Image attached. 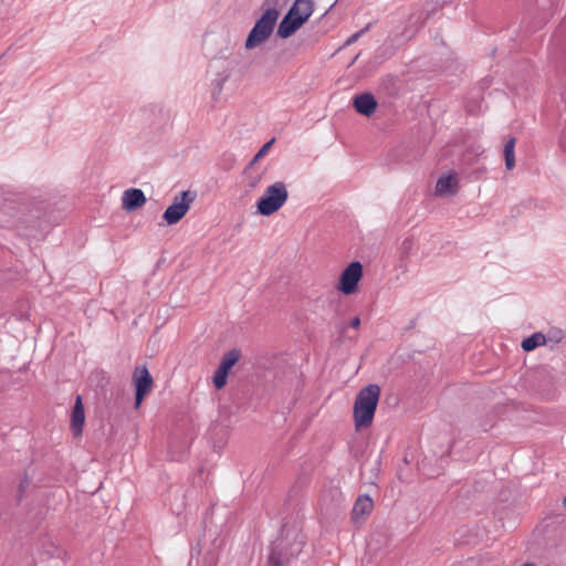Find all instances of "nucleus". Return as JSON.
Here are the masks:
<instances>
[{
  "instance_id": "7",
  "label": "nucleus",
  "mask_w": 566,
  "mask_h": 566,
  "mask_svg": "<svg viewBox=\"0 0 566 566\" xmlns=\"http://www.w3.org/2000/svg\"><path fill=\"white\" fill-rule=\"evenodd\" d=\"M240 358L241 350L238 348H232L224 353L212 379L217 389H221L227 385L229 371L240 360Z\"/></svg>"
},
{
  "instance_id": "23",
  "label": "nucleus",
  "mask_w": 566,
  "mask_h": 566,
  "mask_svg": "<svg viewBox=\"0 0 566 566\" xmlns=\"http://www.w3.org/2000/svg\"><path fill=\"white\" fill-rule=\"evenodd\" d=\"M563 504H564V506H566V496L563 500Z\"/></svg>"
},
{
  "instance_id": "11",
  "label": "nucleus",
  "mask_w": 566,
  "mask_h": 566,
  "mask_svg": "<svg viewBox=\"0 0 566 566\" xmlns=\"http://www.w3.org/2000/svg\"><path fill=\"white\" fill-rule=\"evenodd\" d=\"M353 105L357 113L369 117L376 112L377 101L373 94L363 93L354 97Z\"/></svg>"
},
{
  "instance_id": "21",
  "label": "nucleus",
  "mask_w": 566,
  "mask_h": 566,
  "mask_svg": "<svg viewBox=\"0 0 566 566\" xmlns=\"http://www.w3.org/2000/svg\"><path fill=\"white\" fill-rule=\"evenodd\" d=\"M349 326L352 328H358L360 326V318L358 316L354 317L350 323H349Z\"/></svg>"
},
{
  "instance_id": "16",
  "label": "nucleus",
  "mask_w": 566,
  "mask_h": 566,
  "mask_svg": "<svg viewBox=\"0 0 566 566\" xmlns=\"http://www.w3.org/2000/svg\"><path fill=\"white\" fill-rule=\"evenodd\" d=\"M515 137H511L504 145L503 156L505 159V167L507 170H512L515 167Z\"/></svg>"
},
{
  "instance_id": "15",
  "label": "nucleus",
  "mask_w": 566,
  "mask_h": 566,
  "mask_svg": "<svg viewBox=\"0 0 566 566\" xmlns=\"http://www.w3.org/2000/svg\"><path fill=\"white\" fill-rule=\"evenodd\" d=\"M373 510V501L368 495H361L357 499L352 511L353 520L369 514Z\"/></svg>"
},
{
  "instance_id": "9",
  "label": "nucleus",
  "mask_w": 566,
  "mask_h": 566,
  "mask_svg": "<svg viewBox=\"0 0 566 566\" xmlns=\"http://www.w3.org/2000/svg\"><path fill=\"white\" fill-rule=\"evenodd\" d=\"M145 202V193L137 188H130L125 190L122 197V207L126 211H134L143 207Z\"/></svg>"
},
{
  "instance_id": "6",
  "label": "nucleus",
  "mask_w": 566,
  "mask_h": 566,
  "mask_svg": "<svg viewBox=\"0 0 566 566\" xmlns=\"http://www.w3.org/2000/svg\"><path fill=\"white\" fill-rule=\"evenodd\" d=\"M363 276V265L358 261L352 262L340 274L337 289L345 295L354 294Z\"/></svg>"
},
{
  "instance_id": "2",
  "label": "nucleus",
  "mask_w": 566,
  "mask_h": 566,
  "mask_svg": "<svg viewBox=\"0 0 566 566\" xmlns=\"http://www.w3.org/2000/svg\"><path fill=\"white\" fill-rule=\"evenodd\" d=\"M277 18L279 11L275 8L265 10L248 34L245 49L252 50L264 43L271 36Z\"/></svg>"
},
{
  "instance_id": "18",
  "label": "nucleus",
  "mask_w": 566,
  "mask_h": 566,
  "mask_svg": "<svg viewBox=\"0 0 566 566\" xmlns=\"http://www.w3.org/2000/svg\"><path fill=\"white\" fill-rule=\"evenodd\" d=\"M274 138H272L271 140H269L268 143H265L261 149L256 153V155L253 157L252 161L250 163V166L254 165V163H256L259 159H261L263 156H265V154L269 151V149L271 148V146L273 145L274 143Z\"/></svg>"
},
{
  "instance_id": "3",
  "label": "nucleus",
  "mask_w": 566,
  "mask_h": 566,
  "mask_svg": "<svg viewBox=\"0 0 566 566\" xmlns=\"http://www.w3.org/2000/svg\"><path fill=\"white\" fill-rule=\"evenodd\" d=\"M289 198L286 186L283 181H276L265 189L264 195L258 200L256 209L261 216H271L279 211Z\"/></svg>"
},
{
  "instance_id": "13",
  "label": "nucleus",
  "mask_w": 566,
  "mask_h": 566,
  "mask_svg": "<svg viewBox=\"0 0 566 566\" xmlns=\"http://www.w3.org/2000/svg\"><path fill=\"white\" fill-rule=\"evenodd\" d=\"M458 179L454 174H450L448 176H442L438 179L436 184V195L438 196H447V195H455L458 191Z\"/></svg>"
},
{
  "instance_id": "12",
  "label": "nucleus",
  "mask_w": 566,
  "mask_h": 566,
  "mask_svg": "<svg viewBox=\"0 0 566 566\" xmlns=\"http://www.w3.org/2000/svg\"><path fill=\"white\" fill-rule=\"evenodd\" d=\"M303 24L304 22L301 19L295 15H291V12L289 11L279 24L277 35L282 39H287Z\"/></svg>"
},
{
  "instance_id": "5",
  "label": "nucleus",
  "mask_w": 566,
  "mask_h": 566,
  "mask_svg": "<svg viewBox=\"0 0 566 566\" xmlns=\"http://www.w3.org/2000/svg\"><path fill=\"white\" fill-rule=\"evenodd\" d=\"M135 387V408L138 409L154 387V379L146 365L136 366L133 371Z\"/></svg>"
},
{
  "instance_id": "8",
  "label": "nucleus",
  "mask_w": 566,
  "mask_h": 566,
  "mask_svg": "<svg viewBox=\"0 0 566 566\" xmlns=\"http://www.w3.org/2000/svg\"><path fill=\"white\" fill-rule=\"evenodd\" d=\"M302 547V541L293 543L291 546V553L287 555V553L279 551L277 545L273 546L269 556V566H284V564L289 562L290 557H295L301 553Z\"/></svg>"
},
{
  "instance_id": "14",
  "label": "nucleus",
  "mask_w": 566,
  "mask_h": 566,
  "mask_svg": "<svg viewBox=\"0 0 566 566\" xmlns=\"http://www.w3.org/2000/svg\"><path fill=\"white\" fill-rule=\"evenodd\" d=\"M289 11L291 15L297 17L305 23L314 11V2L313 0H295Z\"/></svg>"
},
{
  "instance_id": "22",
  "label": "nucleus",
  "mask_w": 566,
  "mask_h": 566,
  "mask_svg": "<svg viewBox=\"0 0 566 566\" xmlns=\"http://www.w3.org/2000/svg\"><path fill=\"white\" fill-rule=\"evenodd\" d=\"M522 566H535V565H534V564H532V563H525V564H523Z\"/></svg>"
},
{
  "instance_id": "10",
  "label": "nucleus",
  "mask_w": 566,
  "mask_h": 566,
  "mask_svg": "<svg viewBox=\"0 0 566 566\" xmlns=\"http://www.w3.org/2000/svg\"><path fill=\"white\" fill-rule=\"evenodd\" d=\"M85 422V411L82 397L77 396L71 413V431L74 437H80L83 432Z\"/></svg>"
},
{
  "instance_id": "17",
  "label": "nucleus",
  "mask_w": 566,
  "mask_h": 566,
  "mask_svg": "<svg viewBox=\"0 0 566 566\" xmlns=\"http://www.w3.org/2000/svg\"><path fill=\"white\" fill-rule=\"evenodd\" d=\"M546 344V336L543 333H534L522 342V348L525 352L534 350L536 347Z\"/></svg>"
},
{
  "instance_id": "20",
  "label": "nucleus",
  "mask_w": 566,
  "mask_h": 566,
  "mask_svg": "<svg viewBox=\"0 0 566 566\" xmlns=\"http://www.w3.org/2000/svg\"><path fill=\"white\" fill-rule=\"evenodd\" d=\"M365 31V29L360 30L359 32H356L355 34H353L347 41H346V44H352L354 43L355 41L358 40V38L360 36V34Z\"/></svg>"
},
{
  "instance_id": "1",
  "label": "nucleus",
  "mask_w": 566,
  "mask_h": 566,
  "mask_svg": "<svg viewBox=\"0 0 566 566\" xmlns=\"http://www.w3.org/2000/svg\"><path fill=\"white\" fill-rule=\"evenodd\" d=\"M380 397V387L370 384L360 389L354 402V421L357 429L371 424Z\"/></svg>"
},
{
  "instance_id": "19",
  "label": "nucleus",
  "mask_w": 566,
  "mask_h": 566,
  "mask_svg": "<svg viewBox=\"0 0 566 566\" xmlns=\"http://www.w3.org/2000/svg\"><path fill=\"white\" fill-rule=\"evenodd\" d=\"M261 179H262V174H259L256 176H250L249 182H248L249 188H251V189L256 188L258 185L260 184Z\"/></svg>"
},
{
  "instance_id": "4",
  "label": "nucleus",
  "mask_w": 566,
  "mask_h": 566,
  "mask_svg": "<svg viewBox=\"0 0 566 566\" xmlns=\"http://www.w3.org/2000/svg\"><path fill=\"white\" fill-rule=\"evenodd\" d=\"M197 198V192L185 190L174 197L172 203L165 210L163 219L167 224L178 223L189 211Z\"/></svg>"
}]
</instances>
